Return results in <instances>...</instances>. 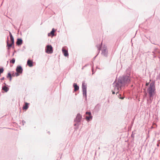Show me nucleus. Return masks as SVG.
<instances>
[{
    "mask_svg": "<svg viewBox=\"0 0 160 160\" xmlns=\"http://www.w3.org/2000/svg\"><path fill=\"white\" fill-rule=\"evenodd\" d=\"M131 72V68H128L126 70L127 75H123L122 77H119L117 80H116L114 82L112 85L114 91L113 90L112 91L113 94H114L115 92H116L117 94L122 87L130 82L131 77L130 76Z\"/></svg>",
    "mask_w": 160,
    "mask_h": 160,
    "instance_id": "nucleus-1",
    "label": "nucleus"
},
{
    "mask_svg": "<svg viewBox=\"0 0 160 160\" xmlns=\"http://www.w3.org/2000/svg\"><path fill=\"white\" fill-rule=\"evenodd\" d=\"M132 137H134V134H133V133H132Z\"/></svg>",
    "mask_w": 160,
    "mask_h": 160,
    "instance_id": "nucleus-30",
    "label": "nucleus"
},
{
    "mask_svg": "<svg viewBox=\"0 0 160 160\" xmlns=\"http://www.w3.org/2000/svg\"><path fill=\"white\" fill-rule=\"evenodd\" d=\"M82 118V116L79 113L77 115V116L74 120L75 122L78 123L81 121Z\"/></svg>",
    "mask_w": 160,
    "mask_h": 160,
    "instance_id": "nucleus-6",
    "label": "nucleus"
},
{
    "mask_svg": "<svg viewBox=\"0 0 160 160\" xmlns=\"http://www.w3.org/2000/svg\"><path fill=\"white\" fill-rule=\"evenodd\" d=\"M102 44V43H101V45H97V47L98 48V50L99 51V52L100 51L101 49V45Z\"/></svg>",
    "mask_w": 160,
    "mask_h": 160,
    "instance_id": "nucleus-17",
    "label": "nucleus"
},
{
    "mask_svg": "<svg viewBox=\"0 0 160 160\" xmlns=\"http://www.w3.org/2000/svg\"><path fill=\"white\" fill-rule=\"evenodd\" d=\"M73 86L74 88V91H76L79 89V87L76 83H74L73 84Z\"/></svg>",
    "mask_w": 160,
    "mask_h": 160,
    "instance_id": "nucleus-10",
    "label": "nucleus"
},
{
    "mask_svg": "<svg viewBox=\"0 0 160 160\" xmlns=\"http://www.w3.org/2000/svg\"><path fill=\"white\" fill-rule=\"evenodd\" d=\"M92 74H93L94 72H93V68H92Z\"/></svg>",
    "mask_w": 160,
    "mask_h": 160,
    "instance_id": "nucleus-35",
    "label": "nucleus"
},
{
    "mask_svg": "<svg viewBox=\"0 0 160 160\" xmlns=\"http://www.w3.org/2000/svg\"><path fill=\"white\" fill-rule=\"evenodd\" d=\"M92 116L91 115H89V116H87L86 117V119L88 120L89 121L90 119H92Z\"/></svg>",
    "mask_w": 160,
    "mask_h": 160,
    "instance_id": "nucleus-18",
    "label": "nucleus"
},
{
    "mask_svg": "<svg viewBox=\"0 0 160 160\" xmlns=\"http://www.w3.org/2000/svg\"><path fill=\"white\" fill-rule=\"evenodd\" d=\"M82 89L84 97L87 99V86L85 83L83 82L82 85Z\"/></svg>",
    "mask_w": 160,
    "mask_h": 160,
    "instance_id": "nucleus-3",
    "label": "nucleus"
},
{
    "mask_svg": "<svg viewBox=\"0 0 160 160\" xmlns=\"http://www.w3.org/2000/svg\"><path fill=\"white\" fill-rule=\"evenodd\" d=\"M16 72L21 74L22 73L23 71V69L22 67L20 66H18L17 67L16 69Z\"/></svg>",
    "mask_w": 160,
    "mask_h": 160,
    "instance_id": "nucleus-7",
    "label": "nucleus"
},
{
    "mask_svg": "<svg viewBox=\"0 0 160 160\" xmlns=\"http://www.w3.org/2000/svg\"><path fill=\"white\" fill-rule=\"evenodd\" d=\"M155 82H152L150 84L149 87L147 89V91L148 93L149 98L147 100V103L150 104L153 99V96L155 94Z\"/></svg>",
    "mask_w": 160,
    "mask_h": 160,
    "instance_id": "nucleus-2",
    "label": "nucleus"
},
{
    "mask_svg": "<svg viewBox=\"0 0 160 160\" xmlns=\"http://www.w3.org/2000/svg\"><path fill=\"white\" fill-rule=\"evenodd\" d=\"M25 123V122L23 120L22 121V124L23 125L24 124V123Z\"/></svg>",
    "mask_w": 160,
    "mask_h": 160,
    "instance_id": "nucleus-26",
    "label": "nucleus"
},
{
    "mask_svg": "<svg viewBox=\"0 0 160 160\" xmlns=\"http://www.w3.org/2000/svg\"><path fill=\"white\" fill-rule=\"evenodd\" d=\"M4 69L3 68H0V73H1L3 72Z\"/></svg>",
    "mask_w": 160,
    "mask_h": 160,
    "instance_id": "nucleus-22",
    "label": "nucleus"
},
{
    "mask_svg": "<svg viewBox=\"0 0 160 160\" xmlns=\"http://www.w3.org/2000/svg\"><path fill=\"white\" fill-rule=\"evenodd\" d=\"M19 74H20V73H19L17 72H16L15 73V76H16V77H17V76H18L19 75Z\"/></svg>",
    "mask_w": 160,
    "mask_h": 160,
    "instance_id": "nucleus-23",
    "label": "nucleus"
},
{
    "mask_svg": "<svg viewBox=\"0 0 160 160\" xmlns=\"http://www.w3.org/2000/svg\"><path fill=\"white\" fill-rule=\"evenodd\" d=\"M119 98H121V99H123L124 98L123 97H120Z\"/></svg>",
    "mask_w": 160,
    "mask_h": 160,
    "instance_id": "nucleus-34",
    "label": "nucleus"
},
{
    "mask_svg": "<svg viewBox=\"0 0 160 160\" xmlns=\"http://www.w3.org/2000/svg\"><path fill=\"white\" fill-rule=\"evenodd\" d=\"M160 144V140H158V143L157 144V145L158 147L159 146V145Z\"/></svg>",
    "mask_w": 160,
    "mask_h": 160,
    "instance_id": "nucleus-25",
    "label": "nucleus"
},
{
    "mask_svg": "<svg viewBox=\"0 0 160 160\" xmlns=\"http://www.w3.org/2000/svg\"><path fill=\"white\" fill-rule=\"evenodd\" d=\"M76 123H74V126H76L77 125V124L78 123H77V122H75Z\"/></svg>",
    "mask_w": 160,
    "mask_h": 160,
    "instance_id": "nucleus-29",
    "label": "nucleus"
},
{
    "mask_svg": "<svg viewBox=\"0 0 160 160\" xmlns=\"http://www.w3.org/2000/svg\"><path fill=\"white\" fill-rule=\"evenodd\" d=\"M28 108V103H26L25 105L23 107V109H27Z\"/></svg>",
    "mask_w": 160,
    "mask_h": 160,
    "instance_id": "nucleus-15",
    "label": "nucleus"
},
{
    "mask_svg": "<svg viewBox=\"0 0 160 160\" xmlns=\"http://www.w3.org/2000/svg\"><path fill=\"white\" fill-rule=\"evenodd\" d=\"M102 54L105 57H107L108 54V51L107 47L104 45L102 49Z\"/></svg>",
    "mask_w": 160,
    "mask_h": 160,
    "instance_id": "nucleus-5",
    "label": "nucleus"
},
{
    "mask_svg": "<svg viewBox=\"0 0 160 160\" xmlns=\"http://www.w3.org/2000/svg\"><path fill=\"white\" fill-rule=\"evenodd\" d=\"M86 114H88L89 115H91V112H86Z\"/></svg>",
    "mask_w": 160,
    "mask_h": 160,
    "instance_id": "nucleus-24",
    "label": "nucleus"
},
{
    "mask_svg": "<svg viewBox=\"0 0 160 160\" xmlns=\"http://www.w3.org/2000/svg\"><path fill=\"white\" fill-rule=\"evenodd\" d=\"M62 52L64 54V55L66 56H68V51L67 50H66L64 49L63 48L62 49Z\"/></svg>",
    "mask_w": 160,
    "mask_h": 160,
    "instance_id": "nucleus-9",
    "label": "nucleus"
},
{
    "mask_svg": "<svg viewBox=\"0 0 160 160\" xmlns=\"http://www.w3.org/2000/svg\"><path fill=\"white\" fill-rule=\"evenodd\" d=\"M27 64L30 67H32L33 66V62L29 60H28Z\"/></svg>",
    "mask_w": 160,
    "mask_h": 160,
    "instance_id": "nucleus-11",
    "label": "nucleus"
},
{
    "mask_svg": "<svg viewBox=\"0 0 160 160\" xmlns=\"http://www.w3.org/2000/svg\"><path fill=\"white\" fill-rule=\"evenodd\" d=\"M148 84H149V83L148 82H147L146 83V86H148Z\"/></svg>",
    "mask_w": 160,
    "mask_h": 160,
    "instance_id": "nucleus-31",
    "label": "nucleus"
},
{
    "mask_svg": "<svg viewBox=\"0 0 160 160\" xmlns=\"http://www.w3.org/2000/svg\"><path fill=\"white\" fill-rule=\"evenodd\" d=\"M159 76H157V79H158L159 78Z\"/></svg>",
    "mask_w": 160,
    "mask_h": 160,
    "instance_id": "nucleus-33",
    "label": "nucleus"
},
{
    "mask_svg": "<svg viewBox=\"0 0 160 160\" xmlns=\"http://www.w3.org/2000/svg\"><path fill=\"white\" fill-rule=\"evenodd\" d=\"M2 89L6 92H7L9 90V88L6 86H3Z\"/></svg>",
    "mask_w": 160,
    "mask_h": 160,
    "instance_id": "nucleus-14",
    "label": "nucleus"
},
{
    "mask_svg": "<svg viewBox=\"0 0 160 160\" xmlns=\"http://www.w3.org/2000/svg\"><path fill=\"white\" fill-rule=\"evenodd\" d=\"M45 51L47 53H52L53 52V48L52 46L50 45H47L45 49Z\"/></svg>",
    "mask_w": 160,
    "mask_h": 160,
    "instance_id": "nucleus-4",
    "label": "nucleus"
},
{
    "mask_svg": "<svg viewBox=\"0 0 160 160\" xmlns=\"http://www.w3.org/2000/svg\"><path fill=\"white\" fill-rule=\"evenodd\" d=\"M4 78H4V77H2V78L1 79V80H4Z\"/></svg>",
    "mask_w": 160,
    "mask_h": 160,
    "instance_id": "nucleus-28",
    "label": "nucleus"
},
{
    "mask_svg": "<svg viewBox=\"0 0 160 160\" xmlns=\"http://www.w3.org/2000/svg\"><path fill=\"white\" fill-rule=\"evenodd\" d=\"M15 59L14 58H13L12 60L10 61V63H12L13 64L15 62Z\"/></svg>",
    "mask_w": 160,
    "mask_h": 160,
    "instance_id": "nucleus-20",
    "label": "nucleus"
},
{
    "mask_svg": "<svg viewBox=\"0 0 160 160\" xmlns=\"http://www.w3.org/2000/svg\"><path fill=\"white\" fill-rule=\"evenodd\" d=\"M7 78H10V81H11L12 79V75L11 74L10 72H9L8 75L7 76Z\"/></svg>",
    "mask_w": 160,
    "mask_h": 160,
    "instance_id": "nucleus-16",
    "label": "nucleus"
},
{
    "mask_svg": "<svg viewBox=\"0 0 160 160\" xmlns=\"http://www.w3.org/2000/svg\"><path fill=\"white\" fill-rule=\"evenodd\" d=\"M158 52V49H155L154 51L152 52V53L153 54V55H155Z\"/></svg>",
    "mask_w": 160,
    "mask_h": 160,
    "instance_id": "nucleus-21",
    "label": "nucleus"
},
{
    "mask_svg": "<svg viewBox=\"0 0 160 160\" xmlns=\"http://www.w3.org/2000/svg\"><path fill=\"white\" fill-rule=\"evenodd\" d=\"M98 53L97 54V55H96V56L94 57V59H95V58H96V57L98 55Z\"/></svg>",
    "mask_w": 160,
    "mask_h": 160,
    "instance_id": "nucleus-32",
    "label": "nucleus"
},
{
    "mask_svg": "<svg viewBox=\"0 0 160 160\" xmlns=\"http://www.w3.org/2000/svg\"><path fill=\"white\" fill-rule=\"evenodd\" d=\"M13 44H12V43H10V44L9 43L8 41L7 42V46L8 48H10V47H11L12 46V45Z\"/></svg>",
    "mask_w": 160,
    "mask_h": 160,
    "instance_id": "nucleus-19",
    "label": "nucleus"
},
{
    "mask_svg": "<svg viewBox=\"0 0 160 160\" xmlns=\"http://www.w3.org/2000/svg\"><path fill=\"white\" fill-rule=\"evenodd\" d=\"M22 43V40L21 38H18L16 42V44L18 46L21 45Z\"/></svg>",
    "mask_w": 160,
    "mask_h": 160,
    "instance_id": "nucleus-8",
    "label": "nucleus"
},
{
    "mask_svg": "<svg viewBox=\"0 0 160 160\" xmlns=\"http://www.w3.org/2000/svg\"><path fill=\"white\" fill-rule=\"evenodd\" d=\"M88 65V64H86V65H85L82 68V69H83V68L85 67H86L87 65Z\"/></svg>",
    "mask_w": 160,
    "mask_h": 160,
    "instance_id": "nucleus-27",
    "label": "nucleus"
},
{
    "mask_svg": "<svg viewBox=\"0 0 160 160\" xmlns=\"http://www.w3.org/2000/svg\"><path fill=\"white\" fill-rule=\"evenodd\" d=\"M55 32V30L54 28L52 29L51 31L50 32V33H49L48 34V36H50L51 35H52V36H54V33Z\"/></svg>",
    "mask_w": 160,
    "mask_h": 160,
    "instance_id": "nucleus-13",
    "label": "nucleus"
},
{
    "mask_svg": "<svg viewBox=\"0 0 160 160\" xmlns=\"http://www.w3.org/2000/svg\"><path fill=\"white\" fill-rule=\"evenodd\" d=\"M9 33L11 43H12V44H14V38L12 36L11 32H9Z\"/></svg>",
    "mask_w": 160,
    "mask_h": 160,
    "instance_id": "nucleus-12",
    "label": "nucleus"
}]
</instances>
